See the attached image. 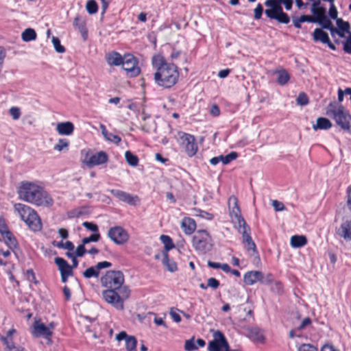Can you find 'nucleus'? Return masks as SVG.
<instances>
[{"instance_id":"obj_1","label":"nucleus","mask_w":351,"mask_h":351,"mask_svg":"<svg viewBox=\"0 0 351 351\" xmlns=\"http://www.w3.org/2000/svg\"><path fill=\"white\" fill-rule=\"evenodd\" d=\"M17 193L21 200L38 206L49 207L53 200L50 195L40 186L31 182H22Z\"/></svg>"},{"instance_id":"obj_2","label":"nucleus","mask_w":351,"mask_h":351,"mask_svg":"<svg viewBox=\"0 0 351 351\" xmlns=\"http://www.w3.org/2000/svg\"><path fill=\"white\" fill-rule=\"evenodd\" d=\"M152 65L156 69L154 73L156 84L165 88H169L176 84L179 77L178 67L168 63L160 55L152 58Z\"/></svg>"},{"instance_id":"obj_3","label":"nucleus","mask_w":351,"mask_h":351,"mask_svg":"<svg viewBox=\"0 0 351 351\" xmlns=\"http://www.w3.org/2000/svg\"><path fill=\"white\" fill-rule=\"evenodd\" d=\"M293 3V0H267L265 5L270 8L265 10V13L270 19H275L280 23L287 24L290 21V18L283 12L281 5L283 4L287 10H290Z\"/></svg>"},{"instance_id":"obj_4","label":"nucleus","mask_w":351,"mask_h":351,"mask_svg":"<svg viewBox=\"0 0 351 351\" xmlns=\"http://www.w3.org/2000/svg\"><path fill=\"white\" fill-rule=\"evenodd\" d=\"M326 114L333 119L343 130L350 128L351 116L341 104L336 101L330 102L326 108Z\"/></svg>"},{"instance_id":"obj_5","label":"nucleus","mask_w":351,"mask_h":351,"mask_svg":"<svg viewBox=\"0 0 351 351\" xmlns=\"http://www.w3.org/2000/svg\"><path fill=\"white\" fill-rule=\"evenodd\" d=\"M129 287H123L121 289H106L101 293L104 300L114 308L121 311L124 308V302L130 295Z\"/></svg>"},{"instance_id":"obj_6","label":"nucleus","mask_w":351,"mask_h":351,"mask_svg":"<svg viewBox=\"0 0 351 351\" xmlns=\"http://www.w3.org/2000/svg\"><path fill=\"white\" fill-rule=\"evenodd\" d=\"M101 285L106 289H121L128 287L124 285L125 278L122 271L119 270H109L106 272L101 279Z\"/></svg>"},{"instance_id":"obj_7","label":"nucleus","mask_w":351,"mask_h":351,"mask_svg":"<svg viewBox=\"0 0 351 351\" xmlns=\"http://www.w3.org/2000/svg\"><path fill=\"white\" fill-rule=\"evenodd\" d=\"M193 247L196 251L206 253L213 247V241L210 234L205 230L196 231L193 237Z\"/></svg>"},{"instance_id":"obj_8","label":"nucleus","mask_w":351,"mask_h":351,"mask_svg":"<svg viewBox=\"0 0 351 351\" xmlns=\"http://www.w3.org/2000/svg\"><path fill=\"white\" fill-rule=\"evenodd\" d=\"M56 326L55 322H50L47 326L40 321H35L33 324L32 334L34 337H42L51 341L53 330Z\"/></svg>"},{"instance_id":"obj_9","label":"nucleus","mask_w":351,"mask_h":351,"mask_svg":"<svg viewBox=\"0 0 351 351\" xmlns=\"http://www.w3.org/2000/svg\"><path fill=\"white\" fill-rule=\"evenodd\" d=\"M223 350L231 351L225 335L222 332L216 330L213 332V339L208 343V350L222 351Z\"/></svg>"},{"instance_id":"obj_10","label":"nucleus","mask_w":351,"mask_h":351,"mask_svg":"<svg viewBox=\"0 0 351 351\" xmlns=\"http://www.w3.org/2000/svg\"><path fill=\"white\" fill-rule=\"evenodd\" d=\"M107 236L112 242L119 245L126 243L130 238L128 231L120 226L109 228Z\"/></svg>"},{"instance_id":"obj_11","label":"nucleus","mask_w":351,"mask_h":351,"mask_svg":"<svg viewBox=\"0 0 351 351\" xmlns=\"http://www.w3.org/2000/svg\"><path fill=\"white\" fill-rule=\"evenodd\" d=\"M272 281V276L267 275L264 277L263 274L260 271H250L246 272L243 276V282L245 285L251 286L257 282L263 284L268 285Z\"/></svg>"},{"instance_id":"obj_12","label":"nucleus","mask_w":351,"mask_h":351,"mask_svg":"<svg viewBox=\"0 0 351 351\" xmlns=\"http://www.w3.org/2000/svg\"><path fill=\"white\" fill-rule=\"evenodd\" d=\"M123 69L125 71L127 75L130 77H136L141 73L137 59L132 54H125L123 56Z\"/></svg>"},{"instance_id":"obj_13","label":"nucleus","mask_w":351,"mask_h":351,"mask_svg":"<svg viewBox=\"0 0 351 351\" xmlns=\"http://www.w3.org/2000/svg\"><path fill=\"white\" fill-rule=\"evenodd\" d=\"M230 215L235 227H241L246 225L245 219L242 217L241 210L238 205L237 199L235 197H230L228 200Z\"/></svg>"},{"instance_id":"obj_14","label":"nucleus","mask_w":351,"mask_h":351,"mask_svg":"<svg viewBox=\"0 0 351 351\" xmlns=\"http://www.w3.org/2000/svg\"><path fill=\"white\" fill-rule=\"evenodd\" d=\"M180 135L181 143L184 146L188 156H195L197 152L198 147L194 136L184 132H182Z\"/></svg>"},{"instance_id":"obj_15","label":"nucleus","mask_w":351,"mask_h":351,"mask_svg":"<svg viewBox=\"0 0 351 351\" xmlns=\"http://www.w3.org/2000/svg\"><path fill=\"white\" fill-rule=\"evenodd\" d=\"M110 193L119 200L130 205L135 206L139 203L138 196L132 195L125 191L119 189H111Z\"/></svg>"},{"instance_id":"obj_16","label":"nucleus","mask_w":351,"mask_h":351,"mask_svg":"<svg viewBox=\"0 0 351 351\" xmlns=\"http://www.w3.org/2000/svg\"><path fill=\"white\" fill-rule=\"evenodd\" d=\"M15 329H10L7 332L5 336H1L0 339L5 346V351H26L21 346H16L13 340L12 335L16 333Z\"/></svg>"},{"instance_id":"obj_17","label":"nucleus","mask_w":351,"mask_h":351,"mask_svg":"<svg viewBox=\"0 0 351 351\" xmlns=\"http://www.w3.org/2000/svg\"><path fill=\"white\" fill-rule=\"evenodd\" d=\"M112 266V263L108 261L99 262L95 266L87 268L82 274L85 278L89 279L91 278H98L99 276L100 270L106 269Z\"/></svg>"},{"instance_id":"obj_18","label":"nucleus","mask_w":351,"mask_h":351,"mask_svg":"<svg viewBox=\"0 0 351 351\" xmlns=\"http://www.w3.org/2000/svg\"><path fill=\"white\" fill-rule=\"evenodd\" d=\"M108 160V154L104 151H100L95 154L90 155V156H86V164L87 166L92 167L93 166L105 164Z\"/></svg>"},{"instance_id":"obj_19","label":"nucleus","mask_w":351,"mask_h":351,"mask_svg":"<svg viewBox=\"0 0 351 351\" xmlns=\"http://www.w3.org/2000/svg\"><path fill=\"white\" fill-rule=\"evenodd\" d=\"M116 339L119 341L125 340L127 351H137V339L134 336L128 335L126 332L121 331L117 335Z\"/></svg>"},{"instance_id":"obj_20","label":"nucleus","mask_w":351,"mask_h":351,"mask_svg":"<svg viewBox=\"0 0 351 351\" xmlns=\"http://www.w3.org/2000/svg\"><path fill=\"white\" fill-rule=\"evenodd\" d=\"M14 210L17 213L20 215L21 219L26 223L27 219L31 217V215L33 214V216H35V210L32 208L30 206L18 203L15 204Z\"/></svg>"},{"instance_id":"obj_21","label":"nucleus","mask_w":351,"mask_h":351,"mask_svg":"<svg viewBox=\"0 0 351 351\" xmlns=\"http://www.w3.org/2000/svg\"><path fill=\"white\" fill-rule=\"evenodd\" d=\"M75 127L72 122H60L56 125V131L60 135L70 136L73 134Z\"/></svg>"},{"instance_id":"obj_22","label":"nucleus","mask_w":351,"mask_h":351,"mask_svg":"<svg viewBox=\"0 0 351 351\" xmlns=\"http://www.w3.org/2000/svg\"><path fill=\"white\" fill-rule=\"evenodd\" d=\"M105 59L110 66H120L123 63V57L117 51H110L106 54Z\"/></svg>"},{"instance_id":"obj_23","label":"nucleus","mask_w":351,"mask_h":351,"mask_svg":"<svg viewBox=\"0 0 351 351\" xmlns=\"http://www.w3.org/2000/svg\"><path fill=\"white\" fill-rule=\"evenodd\" d=\"M55 263L58 265L60 274L73 275L72 267L63 258L56 257Z\"/></svg>"},{"instance_id":"obj_24","label":"nucleus","mask_w":351,"mask_h":351,"mask_svg":"<svg viewBox=\"0 0 351 351\" xmlns=\"http://www.w3.org/2000/svg\"><path fill=\"white\" fill-rule=\"evenodd\" d=\"M337 234L346 241H351V221L343 222L337 230Z\"/></svg>"},{"instance_id":"obj_25","label":"nucleus","mask_w":351,"mask_h":351,"mask_svg":"<svg viewBox=\"0 0 351 351\" xmlns=\"http://www.w3.org/2000/svg\"><path fill=\"white\" fill-rule=\"evenodd\" d=\"M0 231L3 236L5 243L8 246L10 249L14 251L18 246L16 239L13 237L12 234L10 231L5 229H1Z\"/></svg>"},{"instance_id":"obj_26","label":"nucleus","mask_w":351,"mask_h":351,"mask_svg":"<svg viewBox=\"0 0 351 351\" xmlns=\"http://www.w3.org/2000/svg\"><path fill=\"white\" fill-rule=\"evenodd\" d=\"M25 223L31 230L34 231L40 230L42 228L40 219L36 211L35 216H33V214H32L31 217L27 219Z\"/></svg>"},{"instance_id":"obj_27","label":"nucleus","mask_w":351,"mask_h":351,"mask_svg":"<svg viewBox=\"0 0 351 351\" xmlns=\"http://www.w3.org/2000/svg\"><path fill=\"white\" fill-rule=\"evenodd\" d=\"M181 227L185 234H191L195 231L196 224L194 219L190 217H184L182 219Z\"/></svg>"},{"instance_id":"obj_28","label":"nucleus","mask_w":351,"mask_h":351,"mask_svg":"<svg viewBox=\"0 0 351 351\" xmlns=\"http://www.w3.org/2000/svg\"><path fill=\"white\" fill-rule=\"evenodd\" d=\"M307 239L304 235H293L291 237L290 245L293 248H300L307 244Z\"/></svg>"},{"instance_id":"obj_29","label":"nucleus","mask_w":351,"mask_h":351,"mask_svg":"<svg viewBox=\"0 0 351 351\" xmlns=\"http://www.w3.org/2000/svg\"><path fill=\"white\" fill-rule=\"evenodd\" d=\"M315 23H318L324 29L330 30L332 36H335V27H333L330 20L326 16L315 19Z\"/></svg>"},{"instance_id":"obj_30","label":"nucleus","mask_w":351,"mask_h":351,"mask_svg":"<svg viewBox=\"0 0 351 351\" xmlns=\"http://www.w3.org/2000/svg\"><path fill=\"white\" fill-rule=\"evenodd\" d=\"M162 263L166 269L170 272H174L178 269L177 264L173 260L169 259L167 252H163Z\"/></svg>"},{"instance_id":"obj_31","label":"nucleus","mask_w":351,"mask_h":351,"mask_svg":"<svg viewBox=\"0 0 351 351\" xmlns=\"http://www.w3.org/2000/svg\"><path fill=\"white\" fill-rule=\"evenodd\" d=\"M337 25L338 29L335 28V35L338 34L340 37H343L345 33L349 31V23L343 21L341 19H337Z\"/></svg>"},{"instance_id":"obj_32","label":"nucleus","mask_w":351,"mask_h":351,"mask_svg":"<svg viewBox=\"0 0 351 351\" xmlns=\"http://www.w3.org/2000/svg\"><path fill=\"white\" fill-rule=\"evenodd\" d=\"M237 229L238 230L239 232L242 234V243L243 245L253 241L250 236V228L247 224L241 227H237Z\"/></svg>"},{"instance_id":"obj_33","label":"nucleus","mask_w":351,"mask_h":351,"mask_svg":"<svg viewBox=\"0 0 351 351\" xmlns=\"http://www.w3.org/2000/svg\"><path fill=\"white\" fill-rule=\"evenodd\" d=\"M332 127L331 122L326 118L319 117L317 119L316 124L313 125L314 130H328Z\"/></svg>"},{"instance_id":"obj_34","label":"nucleus","mask_w":351,"mask_h":351,"mask_svg":"<svg viewBox=\"0 0 351 351\" xmlns=\"http://www.w3.org/2000/svg\"><path fill=\"white\" fill-rule=\"evenodd\" d=\"M250 337L253 341L263 343L265 341V337L263 335V332L261 329L258 328H252L250 330Z\"/></svg>"},{"instance_id":"obj_35","label":"nucleus","mask_w":351,"mask_h":351,"mask_svg":"<svg viewBox=\"0 0 351 351\" xmlns=\"http://www.w3.org/2000/svg\"><path fill=\"white\" fill-rule=\"evenodd\" d=\"M304 22L315 23V20L313 16L310 15H302L300 17L293 18V23L296 28H300L301 23Z\"/></svg>"},{"instance_id":"obj_36","label":"nucleus","mask_w":351,"mask_h":351,"mask_svg":"<svg viewBox=\"0 0 351 351\" xmlns=\"http://www.w3.org/2000/svg\"><path fill=\"white\" fill-rule=\"evenodd\" d=\"M313 38L315 40L320 41L324 44L329 42V37L328 34L319 28H316L314 30Z\"/></svg>"},{"instance_id":"obj_37","label":"nucleus","mask_w":351,"mask_h":351,"mask_svg":"<svg viewBox=\"0 0 351 351\" xmlns=\"http://www.w3.org/2000/svg\"><path fill=\"white\" fill-rule=\"evenodd\" d=\"M274 73L278 75L277 82L280 85H285L290 79V75L285 69L278 70Z\"/></svg>"},{"instance_id":"obj_38","label":"nucleus","mask_w":351,"mask_h":351,"mask_svg":"<svg viewBox=\"0 0 351 351\" xmlns=\"http://www.w3.org/2000/svg\"><path fill=\"white\" fill-rule=\"evenodd\" d=\"M21 38L25 42L34 40L36 38V33L34 29L27 28L22 33Z\"/></svg>"},{"instance_id":"obj_39","label":"nucleus","mask_w":351,"mask_h":351,"mask_svg":"<svg viewBox=\"0 0 351 351\" xmlns=\"http://www.w3.org/2000/svg\"><path fill=\"white\" fill-rule=\"evenodd\" d=\"M69 146V141L66 138H60L54 145V149L58 152L67 151Z\"/></svg>"},{"instance_id":"obj_40","label":"nucleus","mask_w":351,"mask_h":351,"mask_svg":"<svg viewBox=\"0 0 351 351\" xmlns=\"http://www.w3.org/2000/svg\"><path fill=\"white\" fill-rule=\"evenodd\" d=\"M125 158L127 162L132 167H136L138 164V157L133 154L130 151H127L125 153Z\"/></svg>"},{"instance_id":"obj_41","label":"nucleus","mask_w":351,"mask_h":351,"mask_svg":"<svg viewBox=\"0 0 351 351\" xmlns=\"http://www.w3.org/2000/svg\"><path fill=\"white\" fill-rule=\"evenodd\" d=\"M237 157L238 154L235 152H232L226 156H219L220 162H221L223 165L229 164L231 161L235 160Z\"/></svg>"},{"instance_id":"obj_42","label":"nucleus","mask_w":351,"mask_h":351,"mask_svg":"<svg viewBox=\"0 0 351 351\" xmlns=\"http://www.w3.org/2000/svg\"><path fill=\"white\" fill-rule=\"evenodd\" d=\"M160 240L164 244L165 252H167V251L174 247V244L173 243L172 239L170 237L162 234L160 236Z\"/></svg>"},{"instance_id":"obj_43","label":"nucleus","mask_w":351,"mask_h":351,"mask_svg":"<svg viewBox=\"0 0 351 351\" xmlns=\"http://www.w3.org/2000/svg\"><path fill=\"white\" fill-rule=\"evenodd\" d=\"M86 8L90 14H95L98 10V6L95 0H88L86 3Z\"/></svg>"},{"instance_id":"obj_44","label":"nucleus","mask_w":351,"mask_h":351,"mask_svg":"<svg viewBox=\"0 0 351 351\" xmlns=\"http://www.w3.org/2000/svg\"><path fill=\"white\" fill-rule=\"evenodd\" d=\"M51 41L58 53H64L65 51V48L61 45L60 41L58 37L53 36Z\"/></svg>"},{"instance_id":"obj_45","label":"nucleus","mask_w":351,"mask_h":351,"mask_svg":"<svg viewBox=\"0 0 351 351\" xmlns=\"http://www.w3.org/2000/svg\"><path fill=\"white\" fill-rule=\"evenodd\" d=\"M243 245L250 256H254L258 254L256 244L254 241L247 243Z\"/></svg>"},{"instance_id":"obj_46","label":"nucleus","mask_w":351,"mask_h":351,"mask_svg":"<svg viewBox=\"0 0 351 351\" xmlns=\"http://www.w3.org/2000/svg\"><path fill=\"white\" fill-rule=\"evenodd\" d=\"M100 238H101L100 234L94 233L88 237L84 238L82 239V243H83V244H87V243H89L90 242H97L100 239Z\"/></svg>"},{"instance_id":"obj_47","label":"nucleus","mask_w":351,"mask_h":351,"mask_svg":"<svg viewBox=\"0 0 351 351\" xmlns=\"http://www.w3.org/2000/svg\"><path fill=\"white\" fill-rule=\"evenodd\" d=\"M58 248H63L68 250L69 251H73L74 250V245L71 241H67L66 242L60 241L56 245Z\"/></svg>"},{"instance_id":"obj_48","label":"nucleus","mask_w":351,"mask_h":351,"mask_svg":"<svg viewBox=\"0 0 351 351\" xmlns=\"http://www.w3.org/2000/svg\"><path fill=\"white\" fill-rule=\"evenodd\" d=\"M104 136L107 141L113 142L117 145H118L121 141V138L118 135L114 134L112 133L108 132L107 134Z\"/></svg>"},{"instance_id":"obj_49","label":"nucleus","mask_w":351,"mask_h":351,"mask_svg":"<svg viewBox=\"0 0 351 351\" xmlns=\"http://www.w3.org/2000/svg\"><path fill=\"white\" fill-rule=\"evenodd\" d=\"M184 348L187 351H191L198 349V346H196V343L193 339L186 340L184 344Z\"/></svg>"},{"instance_id":"obj_50","label":"nucleus","mask_w":351,"mask_h":351,"mask_svg":"<svg viewBox=\"0 0 351 351\" xmlns=\"http://www.w3.org/2000/svg\"><path fill=\"white\" fill-rule=\"evenodd\" d=\"M296 100H297V104L300 106H305L308 104V97L304 93H300L299 95L298 96Z\"/></svg>"},{"instance_id":"obj_51","label":"nucleus","mask_w":351,"mask_h":351,"mask_svg":"<svg viewBox=\"0 0 351 351\" xmlns=\"http://www.w3.org/2000/svg\"><path fill=\"white\" fill-rule=\"evenodd\" d=\"M73 26L75 27L79 32L83 30L86 27L85 23L81 20L79 16H76L73 21Z\"/></svg>"},{"instance_id":"obj_52","label":"nucleus","mask_w":351,"mask_h":351,"mask_svg":"<svg viewBox=\"0 0 351 351\" xmlns=\"http://www.w3.org/2000/svg\"><path fill=\"white\" fill-rule=\"evenodd\" d=\"M311 12L315 16L314 19H317L326 16V8L323 5Z\"/></svg>"},{"instance_id":"obj_53","label":"nucleus","mask_w":351,"mask_h":351,"mask_svg":"<svg viewBox=\"0 0 351 351\" xmlns=\"http://www.w3.org/2000/svg\"><path fill=\"white\" fill-rule=\"evenodd\" d=\"M9 112L14 120H18L21 117V110L18 107L10 108Z\"/></svg>"},{"instance_id":"obj_54","label":"nucleus","mask_w":351,"mask_h":351,"mask_svg":"<svg viewBox=\"0 0 351 351\" xmlns=\"http://www.w3.org/2000/svg\"><path fill=\"white\" fill-rule=\"evenodd\" d=\"M82 225L84 228H86V229H88L95 233H97V232H98V230H99L98 226L94 223L85 221L83 223Z\"/></svg>"},{"instance_id":"obj_55","label":"nucleus","mask_w":351,"mask_h":351,"mask_svg":"<svg viewBox=\"0 0 351 351\" xmlns=\"http://www.w3.org/2000/svg\"><path fill=\"white\" fill-rule=\"evenodd\" d=\"M254 19L256 20L260 19L262 16L263 12V8L262 5L261 3H258L257 5L256 8L254 9Z\"/></svg>"},{"instance_id":"obj_56","label":"nucleus","mask_w":351,"mask_h":351,"mask_svg":"<svg viewBox=\"0 0 351 351\" xmlns=\"http://www.w3.org/2000/svg\"><path fill=\"white\" fill-rule=\"evenodd\" d=\"M26 276L27 279L30 282H34L35 284L38 283V281L36 279L35 274L32 269H27L26 271Z\"/></svg>"},{"instance_id":"obj_57","label":"nucleus","mask_w":351,"mask_h":351,"mask_svg":"<svg viewBox=\"0 0 351 351\" xmlns=\"http://www.w3.org/2000/svg\"><path fill=\"white\" fill-rule=\"evenodd\" d=\"M272 206L276 211H282L285 209L284 204L278 200H273Z\"/></svg>"},{"instance_id":"obj_58","label":"nucleus","mask_w":351,"mask_h":351,"mask_svg":"<svg viewBox=\"0 0 351 351\" xmlns=\"http://www.w3.org/2000/svg\"><path fill=\"white\" fill-rule=\"evenodd\" d=\"M207 286L215 289L219 286V282L215 278H210L208 279Z\"/></svg>"},{"instance_id":"obj_59","label":"nucleus","mask_w":351,"mask_h":351,"mask_svg":"<svg viewBox=\"0 0 351 351\" xmlns=\"http://www.w3.org/2000/svg\"><path fill=\"white\" fill-rule=\"evenodd\" d=\"M298 351H317V348L310 344H302Z\"/></svg>"},{"instance_id":"obj_60","label":"nucleus","mask_w":351,"mask_h":351,"mask_svg":"<svg viewBox=\"0 0 351 351\" xmlns=\"http://www.w3.org/2000/svg\"><path fill=\"white\" fill-rule=\"evenodd\" d=\"M85 244L80 245L77 247L75 250V255L76 256L82 257L84 256V254L86 252V249L84 247Z\"/></svg>"},{"instance_id":"obj_61","label":"nucleus","mask_w":351,"mask_h":351,"mask_svg":"<svg viewBox=\"0 0 351 351\" xmlns=\"http://www.w3.org/2000/svg\"><path fill=\"white\" fill-rule=\"evenodd\" d=\"M337 14H338V12H337V8H335V5L334 4L330 5V8L329 10V15H330V18L332 19L337 20V19H338Z\"/></svg>"},{"instance_id":"obj_62","label":"nucleus","mask_w":351,"mask_h":351,"mask_svg":"<svg viewBox=\"0 0 351 351\" xmlns=\"http://www.w3.org/2000/svg\"><path fill=\"white\" fill-rule=\"evenodd\" d=\"M321 351H339V350L331 344H325L322 347Z\"/></svg>"},{"instance_id":"obj_63","label":"nucleus","mask_w":351,"mask_h":351,"mask_svg":"<svg viewBox=\"0 0 351 351\" xmlns=\"http://www.w3.org/2000/svg\"><path fill=\"white\" fill-rule=\"evenodd\" d=\"M347 205L351 210V185L347 189Z\"/></svg>"},{"instance_id":"obj_64","label":"nucleus","mask_w":351,"mask_h":351,"mask_svg":"<svg viewBox=\"0 0 351 351\" xmlns=\"http://www.w3.org/2000/svg\"><path fill=\"white\" fill-rule=\"evenodd\" d=\"M343 50L348 53L351 54V39L348 40L345 43L343 46Z\"/></svg>"}]
</instances>
